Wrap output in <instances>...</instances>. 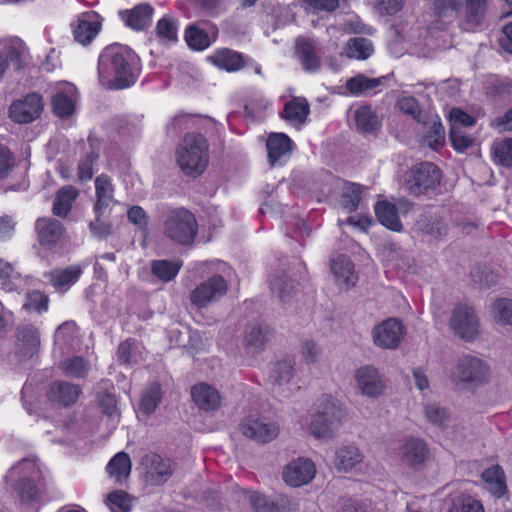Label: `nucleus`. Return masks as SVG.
<instances>
[{
  "instance_id": "f257e3e1",
  "label": "nucleus",
  "mask_w": 512,
  "mask_h": 512,
  "mask_svg": "<svg viewBox=\"0 0 512 512\" xmlns=\"http://www.w3.org/2000/svg\"><path fill=\"white\" fill-rule=\"evenodd\" d=\"M140 71V58L126 45H108L99 55L98 80L106 89L121 90L133 86Z\"/></svg>"
},
{
  "instance_id": "f03ea898",
  "label": "nucleus",
  "mask_w": 512,
  "mask_h": 512,
  "mask_svg": "<svg viewBox=\"0 0 512 512\" xmlns=\"http://www.w3.org/2000/svg\"><path fill=\"white\" fill-rule=\"evenodd\" d=\"M208 143L202 134L188 133L176 151V159L183 173L190 177L200 176L208 164Z\"/></svg>"
},
{
  "instance_id": "7ed1b4c3",
  "label": "nucleus",
  "mask_w": 512,
  "mask_h": 512,
  "mask_svg": "<svg viewBox=\"0 0 512 512\" xmlns=\"http://www.w3.org/2000/svg\"><path fill=\"white\" fill-rule=\"evenodd\" d=\"M442 173L432 162L414 165L404 178L403 188L412 196H431L436 194L441 183Z\"/></svg>"
},
{
  "instance_id": "20e7f679",
  "label": "nucleus",
  "mask_w": 512,
  "mask_h": 512,
  "mask_svg": "<svg viewBox=\"0 0 512 512\" xmlns=\"http://www.w3.org/2000/svg\"><path fill=\"white\" fill-rule=\"evenodd\" d=\"M197 232V220L193 213L185 208L170 211L163 222L164 235L182 246H192Z\"/></svg>"
},
{
  "instance_id": "39448f33",
  "label": "nucleus",
  "mask_w": 512,
  "mask_h": 512,
  "mask_svg": "<svg viewBox=\"0 0 512 512\" xmlns=\"http://www.w3.org/2000/svg\"><path fill=\"white\" fill-rule=\"evenodd\" d=\"M344 417L345 411L339 402L329 397L324 402L322 410L314 415L310 431L318 439H333Z\"/></svg>"
},
{
  "instance_id": "423d86ee",
  "label": "nucleus",
  "mask_w": 512,
  "mask_h": 512,
  "mask_svg": "<svg viewBox=\"0 0 512 512\" xmlns=\"http://www.w3.org/2000/svg\"><path fill=\"white\" fill-rule=\"evenodd\" d=\"M238 429L244 437L259 444L274 441L280 432V426L276 421L257 414L243 417Z\"/></svg>"
},
{
  "instance_id": "0eeeda50",
  "label": "nucleus",
  "mask_w": 512,
  "mask_h": 512,
  "mask_svg": "<svg viewBox=\"0 0 512 512\" xmlns=\"http://www.w3.org/2000/svg\"><path fill=\"white\" fill-rule=\"evenodd\" d=\"M37 471L38 467L36 463L33 460L25 458L16 466H13L6 475L7 480L15 476H20L15 489L23 504L35 503L40 498V491L34 483V480L30 477Z\"/></svg>"
},
{
  "instance_id": "6e6552de",
  "label": "nucleus",
  "mask_w": 512,
  "mask_h": 512,
  "mask_svg": "<svg viewBox=\"0 0 512 512\" xmlns=\"http://www.w3.org/2000/svg\"><path fill=\"white\" fill-rule=\"evenodd\" d=\"M453 332L465 341H473L479 334V319L475 309L467 304L454 307L450 318Z\"/></svg>"
},
{
  "instance_id": "1a4fd4ad",
  "label": "nucleus",
  "mask_w": 512,
  "mask_h": 512,
  "mask_svg": "<svg viewBox=\"0 0 512 512\" xmlns=\"http://www.w3.org/2000/svg\"><path fill=\"white\" fill-rule=\"evenodd\" d=\"M454 375L460 382L477 387L489 381L490 368L477 357L463 356L458 360Z\"/></svg>"
},
{
  "instance_id": "9d476101",
  "label": "nucleus",
  "mask_w": 512,
  "mask_h": 512,
  "mask_svg": "<svg viewBox=\"0 0 512 512\" xmlns=\"http://www.w3.org/2000/svg\"><path fill=\"white\" fill-rule=\"evenodd\" d=\"M228 290V284L221 275H214L197 285L190 294L191 303L205 308L222 298Z\"/></svg>"
},
{
  "instance_id": "9b49d317",
  "label": "nucleus",
  "mask_w": 512,
  "mask_h": 512,
  "mask_svg": "<svg viewBox=\"0 0 512 512\" xmlns=\"http://www.w3.org/2000/svg\"><path fill=\"white\" fill-rule=\"evenodd\" d=\"M41 338L37 327L32 324H21L15 330L14 354L19 361L33 358L40 349Z\"/></svg>"
},
{
  "instance_id": "f8f14e48",
  "label": "nucleus",
  "mask_w": 512,
  "mask_h": 512,
  "mask_svg": "<svg viewBox=\"0 0 512 512\" xmlns=\"http://www.w3.org/2000/svg\"><path fill=\"white\" fill-rule=\"evenodd\" d=\"M414 231L418 235L438 241L447 235L449 225L441 212L426 210L417 217L414 223Z\"/></svg>"
},
{
  "instance_id": "ddd939ff",
  "label": "nucleus",
  "mask_w": 512,
  "mask_h": 512,
  "mask_svg": "<svg viewBox=\"0 0 512 512\" xmlns=\"http://www.w3.org/2000/svg\"><path fill=\"white\" fill-rule=\"evenodd\" d=\"M43 107L42 96L38 93H29L11 104L9 117L16 123L27 124L40 117Z\"/></svg>"
},
{
  "instance_id": "4468645a",
  "label": "nucleus",
  "mask_w": 512,
  "mask_h": 512,
  "mask_svg": "<svg viewBox=\"0 0 512 512\" xmlns=\"http://www.w3.org/2000/svg\"><path fill=\"white\" fill-rule=\"evenodd\" d=\"M373 342L383 349H396L404 336L403 324L395 319L384 320L372 330Z\"/></svg>"
},
{
  "instance_id": "2eb2a0df",
  "label": "nucleus",
  "mask_w": 512,
  "mask_h": 512,
  "mask_svg": "<svg viewBox=\"0 0 512 512\" xmlns=\"http://www.w3.org/2000/svg\"><path fill=\"white\" fill-rule=\"evenodd\" d=\"M315 473V465L311 460L298 458L286 466L283 479L288 485L299 487L309 483L314 478Z\"/></svg>"
},
{
  "instance_id": "dca6fc26",
  "label": "nucleus",
  "mask_w": 512,
  "mask_h": 512,
  "mask_svg": "<svg viewBox=\"0 0 512 512\" xmlns=\"http://www.w3.org/2000/svg\"><path fill=\"white\" fill-rule=\"evenodd\" d=\"M141 464L149 480L156 485L165 483L173 473L171 461L155 453L144 455Z\"/></svg>"
},
{
  "instance_id": "f3484780",
  "label": "nucleus",
  "mask_w": 512,
  "mask_h": 512,
  "mask_svg": "<svg viewBox=\"0 0 512 512\" xmlns=\"http://www.w3.org/2000/svg\"><path fill=\"white\" fill-rule=\"evenodd\" d=\"M355 378L361 392L368 397L380 396L385 388L382 376L373 366L359 368Z\"/></svg>"
},
{
  "instance_id": "a211bd4d",
  "label": "nucleus",
  "mask_w": 512,
  "mask_h": 512,
  "mask_svg": "<svg viewBox=\"0 0 512 512\" xmlns=\"http://www.w3.org/2000/svg\"><path fill=\"white\" fill-rule=\"evenodd\" d=\"M100 28L101 22L97 13H84L79 17L77 25L73 30L74 38L78 43L87 45L96 37Z\"/></svg>"
},
{
  "instance_id": "6ab92c4d",
  "label": "nucleus",
  "mask_w": 512,
  "mask_h": 512,
  "mask_svg": "<svg viewBox=\"0 0 512 512\" xmlns=\"http://www.w3.org/2000/svg\"><path fill=\"white\" fill-rule=\"evenodd\" d=\"M292 141L284 133H271L266 142L268 162L271 166L281 163V160L288 157L292 150Z\"/></svg>"
},
{
  "instance_id": "aec40b11",
  "label": "nucleus",
  "mask_w": 512,
  "mask_h": 512,
  "mask_svg": "<svg viewBox=\"0 0 512 512\" xmlns=\"http://www.w3.org/2000/svg\"><path fill=\"white\" fill-rule=\"evenodd\" d=\"M191 396L195 404L205 411H215L221 405V397L217 389L206 383L194 385Z\"/></svg>"
},
{
  "instance_id": "412c9836",
  "label": "nucleus",
  "mask_w": 512,
  "mask_h": 512,
  "mask_svg": "<svg viewBox=\"0 0 512 512\" xmlns=\"http://www.w3.org/2000/svg\"><path fill=\"white\" fill-rule=\"evenodd\" d=\"M35 229L40 244L45 246L55 245L64 233L62 223L54 218H39L36 221Z\"/></svg>"
},
{
  "instance_id": "4be33fe9",
  "label": "nucleus",
  "mask_w": 512,
  "mask_h": 512,
  "mask_svg": "<svg viewBox=\"0 0 512 512\" xmlns=\"http://www.w3.org/2000/svg\"><path fill=\"white\" fill-rule=\"evenodd\" d=\"M429 454L426 443L418 438L407 440L400 449L401 460L409 466H418L425 462Z\"/></svg>"
},
{
  "instance_id": "5701e85b",
  "label": "nucleus",
  "mask_w": 512,
  "mask_h": 512,
  "mask_svg": "<svg viewBox=\"0 0 512 512\" xmlns=\"http://www.w3.org/2000/svg\"><path fill=\"white\" fill-rule=\"evenodd\" d=\"M80 392L81 390L77 385L65 381H58L50 385L47 397L50 401L66 407L76 402Z\"/></svg>"
},
{
  "instance_id": "b1692460",
  "label": "nucleus",
  "mask_w": 512,
  "mask_h": 512,
  "mask_svg": "<svg viewBox=\"0 0 512 512\" xmlns=\"http://www.w3.org/2000/svg\"><path fill=\"white\" fill-rule=\"evenodd\" d=\"M310 113L307 100L303 97H294L283 108L281 116L294 126L303 125Z\"/></svg>"
},
{
  "instance_id": "393cba45",
  "label": "nucleus",
  "mask_w": 512,
  "mask_h": 512,
  "mask_svg": "<svg viewBox=\"0 0 512 512\" xmlns=\"http://www.w3.org/2000/svg\"><path fill=\"white\" fill-rule=\"evenodd\" d=\"M96 202L94 204V213L103 214V210L108 208L114 202V188L111 179L106 174H101L95 179Z\"/></svg>"
},
{
  "instance_id": "a878e982",
  "label": "nucleus",
  "mask_w": 512,
  "mask_h": 512,
  "mask_svg": "<svg viewBox=\"0 0 512 512\" xmlns=\"http://www.w3.org/2000/svg\"><path fill=\"white\" fill-rule=\"evenodd\" d=\"M82 273L80 265H71L66 268H56L45 276L56 289H68L76 283Z\"/></svg>"
},
{
  "instance_id": "bb28decb",
  "label": "nucleus",
  "mask_w": 512,
  "mask_h": 512,
  "mask_svg": "<svg viewBox=\"0 0 512 512\" xmlns=\"http://www.w3.org/2000/svg\"><path fill=\"white\" fill-rule=\"evenodd\" d=\"M295 361L291 358H284L276 361L269 373V380L274 389L282 390L295 376Z\"/></svg>"
},
{
  "instance_id": "cd10ccee",
  "label": "nucleus",
  "mask_w": 512,
  "mask_h": 512,
  "mask_svg": "<svg viewBox=\"0 0 512 512\" xmlns=\"http://www.w3.org/2000/svg\"><path fill=\"white\" fill-rule=\"evenodd\" d=\"M331 270L340 286L346 288L356 284L357 277L354 273V264L345 255H340L331 262Z\"/></svg>"
},
{
  "instance_id": "c85d7f7f",
  "label": "nucleus",
  "mask_w": 512,
  "mask_h": 512,
  "mask_svg": "<svg viewBox=\"0 0 512 512\" xmlns=\"http://www.w3.org/2000/svg\"><path fill=\"white\" fill-rule=\"evenodd\" d=\"M270 289L284 306H289L297 295L296 282L285 273L270 280Z\"/></svg>"
},
{
  "instance_id": "c756f323",
  "label": "nucleus",
  "mask_w": 512,
  "mask_h": 512,
  "mask_svg": "<svg viewBox=\"0 0 512 512\" xmlns=\"http://www.w3.org/2000/svg\"><path fill=\"white\" fill-rule=\"evenodd\" d=\"M363 461V454L353 444L340 447L335 453L334 465L338 471L348 472Z\"/></svg>"
},
{
  "instance_id": "7c9ffc66",
  "label": "nucleus",
  "mask_w": 512,
  "mask_h": 512,
  "mask_svg": "<svg viewBox=\"0 0 512 512\" xmlns=\"http://www.w3.org/2000/svg\"><path fill=\"white\" fill-rule=\"evenodd\" d=\"M153 8L149 4H139L133 9L122 11L120 15L126 24L134 30H142L152 21Z\"/></svg>"
},
{
  "instance_id": "2f4dec72",
  "label": "nucleus",
  "mask_w": 512,
  "mask_h": 512,
  "mask_svg": "<svg viewBox=\"0 0 512 512\" xmlns=\"http://www.w3.org/2000/svg\"><path fill=\"white\" fill-rule=\"evenodd\" d=\"M211 62L220 69L234 72L245 66L243 55L237 51L223 48L210 56Z\"/></svg>"
},
{
  "instance_id": "473e14b6",
  "label": "nucleus",
  "mask_w": 512,
  "mask_h": 512,
  "mask_svg": "<svg viewBox=\"0 0 512 512\" xmlns=\"http://www.w3.org/2000/svg\"><path fill=\"white\" fill-rule=\"evenodd\" d=\"M375 214L378 221L388 229L399 232L403 226L399 219L397 208L388 201H379L375 205Z\"/></svg>"
},
{
  "instance_id": "72a5a7b5",
  "label": "nucleus",
  "mask_w": 512,
  "mask_h": 512,
  "mask_svg": "<svg viewBox=\"0 0 512 512\" xmlns=\"http://www.w3.org/2000/svg\"><path fill=\"white\" fill-rule=\"evenodd\" d=\"M269 336L270 329L267 325L249 324L245 330V345L253 352L260 351L269 340Z\"/></svg>"
},
{
  "instance_id": "f704fd0d",
  "label": "nucleus",
  "mask_w": 512,
  "mask_h": 512,
  "mask_svg": "<svg viewBox=\"0 0 512 512\" xmlns=\"http://www.w3.org/2000/svg\"><path fill=\"white\" fill-rule=\"evenodd\" d=\"M78 190L73 186L61 187L55 196L52 212L59 217H66L71 211L72 205L78 197Z\"/></svg>"
},
{
  "instance_id": "c9c22d12",
  "label": "nucleus",
  "mask_w": 512,
  "mask_h": 512,
  "mask_svg": "<svg viewBox=\"0 0 512 512\" xmlns=\"http://www.w3.org/2000/svg\"><path fill=\"white\" fill-rule=\"evenodd\" d=\"M482 479L488 485V489L493 496L501 498L507 491L505 474L499 465H494L482 473Z\"/></svg>"
},
{
  "instance_id": "e433bc0d",
  "label": "nucleus",
  "mask_w": 512,
  "mask_h": 512,
  "mask_svg": "<svg viewBox=\"0 0 512 512\" xmlns=\"http://www.w3.org/2000/svg\"><path fill=\"white\" fill-rule=\"evenodd\" d=\"M374 51L372 42L364 37L350 38L346 43L344 54L350 59L366 60Z\"/></svg>"
},
{
  "instance_id": "4c0bfd02",
  "label": "nucleus",
  "mask_w": 512,
  "mask_h": 512,
  "mask_svg": "<svg viewBox=\"0 0 512 512\" xmlns=\"http://www.w3.org/2000/svg\"><path fill=\"white\" fill-rule=\"evenodd\" d=\"M385 77L369 78L364 74H358L346 82V89L355 96L366 95L369 91L378 87Z\"/></svg>"
},
{
  "instance_id": "58836bf2",
  "label": "nucleus",
  "mask_w": 512,
  "mask_h": 512,
  "mask_svg": "<svg viewBox=\"0 0 512 512\" xmlns=\"http://www.w3.org/2000/svg\"><path fill=\"white\" fill-rule=\"evenodd\" d=\"M182 265L181 260H153L151 262V272L160 281L169 282L177 276Z\"/></svg>"
},
{
  "instance_id": "ea45409f",
  "label": "nucleus",
  "mask_w": 512,
  "mask_h": 512,
  "mask_svg": "<svg viewBox=\"0 0 512 512\" xmlns=\"http://www.w3.org/2000/svg\"><path fill=\"white\" fill-rule=\"evenodd\" d=\"M296 49L303 68L308 72H315L320 68L321 62L315 48L306 40H297Z\"/></svg>"
},
{
  "instance_id": "a19ab883",
  "label": "nucleus",
  "mask_w": 512,
  "mask_h": 512,
  "mask_svg": "<svg viewBox=\"0 0 512 512\" xmlns=\"http://www.w3.org/2000/svg\"><path fill=\"white\" fill-rule=\"evenodd\" d=\"M355 120L357 128L362 133H374L381 126L378 117L368 106H362L355 111Z\"/></svg>"
},
{
  "instance_id": "79ce46f5",
  "label": "nucleus",
  "mask_w": 512,
  "mask_h": 512,
  "mask_svg": "<svg viewBox=\"0 0 512 512\" xmlns=\"http://www.w3.org/2000/svg\"><path fill=\"white\" fill-rule=\"evenodd\" d=\"M107 472L117 481L126 478L131 471V461L127 453H117L107 464Z\"/></svg>"
},
{
  "instance_id": "37998d69",
  "label": "nucleus",
  "mask_w": 512,
  "mask_h": 512,
  "mask_svg": "<svg viewBox=\"0 0 512 512\" xmlns=\"http://www.w3.org/2000/svg\"><path fill=\"white\" fill-rule=\"evenodd\" d=\"M361 200V186L355 183H347L343 187L340 196V205L348 212L357 209Z\"/></svg>"
},
{
  "instance_id": "c03bdc74",
  "label": "nucleus",
  "mask_w": 512,
  "mask_h": 512,
  "mask_svg": "<svg viewBox=\"0 0 512 512\" xmlns=\"http://www.w3.org/2000/svg\"><path fill=\"white\" fill-rule=\"evenodd\" d=\"M464 0H435L434 13L442 19H455L463 8Z\"/></svg>"
},
{
  "instance_id": "a18cd8bd",
  "label": "nucleus",
  "mask_w": 512,
  "mask_h": 512,
  "mask_svg": "<svg viewBox=\"0 0 512 512\" xmlns=\"http://www.w3.org/2000/svg\"><path fill=\"white\" fill-rule=\"evenodd\" d=\"M161 401V387L154 383L143 393L140 401V411L146 415L152 414Z\"/></svg>"
},
{
  "instance_id": "49530a36",
  "label": "nucleus",
  "mask_w": 512,
  "mask_h": 512,
  "mask_svg": "<svg viewBox=\"0 0 512 512\" xmlns=\"http://www.w3.org/2000/svg\"><path fill=\"white\" fill-rule=\"evenodd\" d=\"M492 154L497 164L507 168L512 167V137L494 143Z\"/></svg>"
},
{
  "instance_id": "de8ad7c7",
  "label": "nucleus",
  "mask_w": 512,
  "mask_h": 512,
  "mask_svg": "<svg viewBox=\"0 0 512 512\" xmlns=\"http://www.w3.org/2000/svg\"><path fill=\"white\" fill-rule=\"evenodd\" d=\"M52 108L57 117L66 119L74 113L75 105L66 93L57 92L52 98Z\"/></svg>"
},
{
  "instance_id": "09e8293b",
  "label": "nucleus",
  "mask_w": 512,
  "mask_h": 512,
  "mask_svg": "<svg viewBox=\"0 0 512 512\" xmlns=\"http://www.w3.org/2000/svg\"><path fill=\"white\" fill-rule=\"evenodd\" d=\"M464 3L467 22L473 25L481 23L486 13L487 0H464Z\"/></svg>"
},
{
  "instance_id": "8fccbe9b",
  "label": "nucleus",
  "mask_w": 512,
  "mask_h": 512,
  "mask_svg": "<svg viewBox=\"0 0 512 512\" xmlns=\"http://www.w3.org/2000/svg\"><path fill=\"white\" fill-rule=\"evenodd\" d=\"M185 40L188 46L195 50H204L210 45L207 33L196 25H189L187 27Z\"/></svg>"
},
{
  "instance_id": "3c124183",
  "label": "nucleus",
  "mask_w": 512,
  "mask_h": 512,
  "mask_svg": "<svg viewBox=\"0 0 512 512\" xmlns=\"http://www.w3.org/2000/svg\"><path fill=\"white\" fill-rule=\"evenodd\" d=\"M449 139L453 148L458 152H464L474 145L475 139L467 135L460 127L451 126Z\"/></svg>"
},
{
  "instance_id": "603ef678",
  "label": "nucleus",
  "mask_w": 512,
  "mask_h": 512,
  "mask_svg": "<svg viewBox=\"0 0 512 512\" xmlns=\"http://www.w3.org/2000/svg\"><path fill=\"white\" fill-rule=\"evenodd\" d=\"M426 419L433 425L445 427L449 421V414L446 408L436 403L427 404L424 407Z\"/></svg>"
},
{
  "instance_id": "864d4df0",
  "label": "nucleus",
  "mask_w": 512,
  "mask_h": 512,
  "mask_svg": "<svg viewBox=\"0 0 512 512\" xmlns=\"http://www.w3.org/2000/svg\"><path fill=\"white\" fill-rule=\"evenodd\" d=\"M107 500L112 512H129L131 509L132 498L125 491H113L108 494Z\"/></svg>"
},
{
  "instance_id": "5fc2aeb1",
  "label": "nucleus",
  "mask_w": 512,
  "mask_h": 512,
  "mask_svg": "<svg viewBox=\"0 0 512 512\" xmlns=\"http://www.w3.org/2000/svg\"><path fill=\"white\" fill-rule=\"evenodd\" d=\"M61 368L68 376L82 378L88 372V365L82 357H73L61 363Z\"/></svg>"
},
{
  "instance_id": "6e6d98bb",
  "label": "nucleus",
  "mask_w": 512,
  "mask_h": 512,
  "mask_svg": "<svg viewBox=\"0 0 512 512\" xmlns=\"http://www.w3.org/2000/svg\"><path fill=\"white\" fill-rule=\"evenodd\" d=\"M471 278L481 288H489L498 282V275L488 267H476L471 271Z\"/></svg>"
},
{
  "instance_id": "4d7b16f0",
  "label": "nucleus",
  "mask_w": 512,
  "mask_h": 512,
  "mask_svg": "<svg viewBox=\"0 0 512 512\" xmlns=\"http://www.w3.org/2000/svg\"><path fill=\"white\" fill-rule=\"evenodd\" d=\"M450 512H484V509L473 497L461 495L453 500Z\"/></svg>"
},
{
  "instance_id": "13d9d810",
  "label": "nucleus",
  "mask_w": 512,
  "mask_h": 512,
  "mask_svg": "<svg viewBox=\"0 0 512 512\" xmlns=\"http://www.w3.org/2000/svg\"><path fill=\"white\" fill-rule=\"evenodd\" d=\"M494 317L505 325H512V300L508 298L497 299L493 304Z\"/></svg>"
},
{
  "instance_id": "bf43d9fd",
  "label": "nucleus",
  "mask_w": 512,
  "mask_h": 512,
  "mask_svg": "<svg viewBox=\"0 0 512 512\" xmlns=\"http://www.w3.org/2000/svg\"><path fill=\"white\" fill-rule=\"evenodd\" d=\"M99 154L95 151H91L80 160L77 167V176L80 181L86 182L93 177V166L97 162Z\"/></svg>"
},
{
  "instance_id": "052dcab7",
  "label": "nucleus",
  "mask_w": 512,
  "mask_h": 512,
  "mask_svg": "<svg viewBox=\"0 0 512 512\" xmlns=\"http://www.w3.org/2000/svg\"><path fill=\"white\" fill-rule=\"evenodd\" d=\"M138 343L135 340L127 339L121 342L117 349V358L122 364H131L137 362L136 350Z\"/></svg>"
},
{
  "instance_id": "680f3d73",
  "label": "nucleus",
  "mask_w": 512,
  "mask_h": 512,
  "mask_svg": "<svg viewBox=\"0 0 512 512\" xmlns=\"http://www.w3.org/2000/svg\"><path fill=\"white\" fill-rule=\"evenodd\" d=\"M26 310L41 313L48 307V297L40 291H32L26 295V301L23 305Z\"/></svg>"
},
{
  "instance_id": "e2e57ef3",
  "label": "nucleus",
  "mask_w": 512,
  "mask_h": 512,
  "mask_svg": "<svg viewBox=\"0 0 512 512\" xmlns=\"http://www.w3.org/2000/svg\"><path fill=\"white\" fill-rule=\"evenodd\" d=\"M375 11L381 15H394L402 9L403 0H373Z\"/></svg>"
},
{
  "instance_id": "0e129e2a",
  "label": "nucleus",
  "mask_w": 512,
  "mask_h": 512,
  "mask_svg": "<svg viewBox=\"0 0 512 512\" xmlns=\"http://www.w3.org/2000/svg\"><path fill=\"white\" fill-rule=\"evenodd\" d=\"M432 148L443 146L445 143V129L440 122H434L425 136Z\"/></svg>"
},
{
  "instance_id": "69168bd1",
  "label": "nucleus",
  "mask_w": 512,
  "mask_h": 512,
  "mask_svg": "<svg viewBox=\"0 0 512 512\" xmlns=\"http://www.w3.org/2000/svg\"><path fill=\"white\" fill-rule=\"evenodd\" d=\"M157 34L169 41L177 40V27L175 22L167 17L160 19L157 23Z\"/></svg>"
},
{
  "instance_id": "338daca9",
  "label": "nucleus",
  "mask_w": 512,
  "mask_h": 512,
  "mask_svg": "<svg viewBox=\"0 0 512 512\" xmlns=\"http://www.w3.org/2000/svg\"><path fill=\"white\" fill-rule=\"evenodd\" d=\"M451 126L470 127L475 124V118L460 108H452L449 112Z\"/></svg>"
},
{
  "instance_id": "774afa93",
  "label": "nucleus",
  "mask_w": 512,
  "mask_h": 512,
  "mask_svg": "<svg viewBox=\"0 0 512 512\" xmlns=\"http://www.w3.org/2000/svg\"><path fill=\"white\" fill-rule=\"evenodd\" d=\"M128 220L141 230H146L149 225V217L144 209L138 205L132 206L127 212Z\"/></svg>"
}]
</instances>
